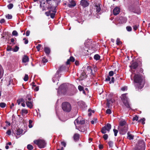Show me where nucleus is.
Listing matches in <instances>:
<instances>
[{
    "mask_svg": "<svg viewBox=\"0 0 150 150\" xmlns=\"http://www.w3.org/2000/svg\"><path fill=\"white\" fill-rule=\"evenodd\" d=\"M143 72V69L142 68H138L136 70V74L134 77V82L136 88L141 89L144 86L145 83L144 77L141 74Z\"/></svg>",
    "mask_w": 150,
    "mask_h": 150,
    "instance_id": "nucleus-1",
    "label": "nucleus"
},
{
    "mask_svg": "<svg viewBox=\"0 0 150 150\" xmlns=\"http://www.w3.org/2000/svg\"><path fill=\"white\" fill-rule=\"evenodd\" d=\"M56 7V6H48L47 9L49 10V11H48L46 12L45 14L47 16H50L51 18L53 19L54 18L57 12Z\"/></svg>",
    "mask_w": 150,
    "mask_h": 150,
    "instance_id": "nucleus-2",
    "label": "nucleus"
},
{
    "mask_svg": "<svg viewBox=\"0 0 150 150\" xmlns=\"http://www.w3.org/2000/svg\"><path fill=\"white\" fill-rule=\"evenodd\" d=\"M62 108L63 111L66 112H70L72 109L71 105L69 103L67 102L62 103Z\"/></svg>",
    "mask_w": 150,
    "mask_h": 150,
    "instance_id": "nucleus-3",
    "label": "nucleus"
},
{
    "mask_svg": "<svg viewBox=\"0 0 150 150\" xmlns=\"http://www.w3.org/2000/svg\"><path fill=\"white\" fill-rule=\"evenodd\" d=\"M127 93L122 94L121 99L125 106L127 108L131 109L128 100V97L126 96Z\"/></svg>",
    "mask_w": 150,
    "mask_h": 150,
    "instance_id": "nucleus-4",
    "label": "nucleus"
},
{
    "mask_svg": "<svg viewBox=\"0 0 150 150\" xmlns=\"http://www.w3.org/2000/svg\"><path fill=\"white\" fill-rule=\"evenodd\" d=\"M33 142L34 143L37 145L40 148H44L46 145L45 141L42 139H38L35 140Z\"/></svg>",
    "mask_w": 150,
    "mask_h": 150,
    "instance_id": "nucleus-5",
    "label": "nucleus"
},
{
    "mask_svg": "<svg viewBox=\"0 0 150 150\" xmlns=\"http://www.w3.org/2000/svg\"><path fill=\"white\" fill-rule=\"evenodd\" d=\"M139 67L141 68L140 67L142 66V63L140 62L139 63H138L136 61H132V62H131V65L129 66V67L131 69H135L137 68L139 66Z\"/></svg>",
    "mask_w": 150,
    "mask_h": 150,
    "instance_id": "nucleus-6",
    "label": "nucleus"
},
{
    "mask_svg": "<svg viewBox=\"0 0 150 150\" xmlns=\"http://www.w3.org/2000/svg\"><path fill=\"white\" fill-rule=\"evenodd\" d=\"M85 123V121L83 119L82 117L81 116L79 117L77 119H76L74 121V124L76 125V123L77 125H83Z\"/></svg>",
    "mask_w": 150,
    "mask_h": 150,
    "instance_id": "nucleus-7",
    "label": "nucleus"
},
{
    "mask_svg": "<svg viewBox=\"0 0 150 150\" xmlns=\"http://www.w3.org/2000/svg\"><path fill=\"white\" fill-rule=\"evenodd\" d=\"M119 129L120 134L124 135L126 133L128 130V126H125L124 127L120 128Z\"/></svg>",
    "mask_w": 150,
    "mask_h": 150,
    "instance_id": "nucleus-8",
    "label": "nucleus"
},
{
    "mask_svg": "<svg viewBox=\"0 0 150 150\" xmlns=\"http://www.w3.org/2000/svg\"><path fill=\"white\" fill-rule=\"evenodd\" d=\"M80 5L84 8L88 6L89 5V1L87 0H81L80 1Z\"/></svg>",
    "mask_w": 150,
    "mask_h": 150,
    "instance_id": "nucleus-9",
    "label": "nucleus"
},
{
    "mask_svg": "<svg viewBox=\"0 0 150 150\" xmlns=\"http://www.w3.org/2000/svg\"><path fill=\"white\" fill-rule=\"evenodd\" d=\"M65 69L66 67L62 65L58 69L57 72V73L59 74V73H61L62 71H65Z\"/></svg>",
    "mask_w": 150,
    "mask_h": 150,
    "instance_id": "nucleus-10",
    "label": "nucleus"
},
{
    "mask_svg": "<svg viewBox=\"0 0 150 150\" xmlns=\"http://www.w3.org/2000/svg\"><path fill=\"white\" fill-rule=\"evenodd\" d=\"M125 126H127V123L125 120H121L120 123L118 126L119 128L124 127Z\"/></svg>",
    "mask_w": 150,
    "mask_h": 150,
    "instance_id": "nucleus-11",
    "label": "nucleus"
},
{
    "mask_svg": "<svg viewBox=\"0 0 150 150\" xmlns=\"http://www.w3.org/2000/svg\"><path fill=\"white\" fill-rule=\"evenodd\" d=\"M120 12V9L118 7L115 8L113 11V13L114 15H117Z\"/></svg>",
    "mask_w": 150,
    "mask_h": 150,
    "instance_id": "nucleus-12",
    "label": "nucleus"
},
{
    "mask_svg": "<svg viewBox=\"0 0 150 150\" xmlns=\"http://www.w3.org/2000/svg\"><path fill=\"white\" fill-rule=\"evenodd\" d=\"M75 61V59L73 56H71L69 59H67L66 62V64L67 65H69L70 64V62H74Z\"/></svg>",
    "mask_w": 150,
    "mask_h": 150,
    "instance_id": "nucleus-13",
    "label": "nucleus"
},
{
    "mask_svg": "<svg viewBox=\"0 0 150 150\" xmlns=\"http://www.w3.org/2000/svg\"><path fill=\"white\" fill-rule=\"evenodd\" d=\"M100 5V4H96L95 5L96 11L97 13H99L101 10Z\"/></svg>",
    "mask_w": 150,
    "mask_h": 150,
    "instance_id": "nucleus-14",
    "label": "nucleus"
},
{
    "mask_svg": "<svg viewBox=\"0 0 150 150\" xmlns=\"http://www.w3.org/2000/svg\"><path fill=\"white\" fill-rule=\"evenodd\" d=\"M33 102H32L31 101H28L25 102V103L27 106L30 109H31L32 108L33 106Z\"/></svg>",
    "mask_w": 150,
    "mask_h": 150,
    "instance_id": "nucleus-15",
    "label": "nucleus"
},
{
    "mask_svg": "<svg viewBox=\"0 0 150 150\" xmlns=\"http://www.w3.org/2000/svg\"><path fill=\"white\" fill-rule=\"evenodd\" d=\"M127 138L129 140H133L134 138V136L131 134L130 132L129 131L127 133Z\"/></svg>",
    "mask_w": 150,
    "mask_h": 150,
    "instance_id": "nucleus-16",
    "label": "nucleus"
},
{
    "mask_svg": "<svg viewBox=\"0 0 150 150\" xmlns=\"http://www.w3.org/2000/svg\"><path fill=\"white\" fill-rule=\"evenodd\" d=\"M70 4H68V6L70 8H72L73 7H74L76 5V3L75 2L71 0L70 2Z\"/></svg>",
    "mask_w": 150,
    "mask_h": 150,
    "instance_id": "nucleus-17",
    "label": "nucleus"
},
{
    "mask_svg": "<svg viewBox=\"0 0 150 150\" xmlns=\"http://www.w3.org/2000/svg\"><path fill=\"white\" fill-rule=\"evenodd\" d=\"M29 59L27 56L24 55L22 58V62L23 63H26L29 61Z\"/></svg>",
    "mask_w": 150,
    "mask_h": 150,
    "instance_id": "nucleus-18",
    "label": "nucleus"
},
{
    "mask_svg": "<svg viewBox=\"0 0 150 150\" xmlns=\"http://www.w3.org/2000/svg\"><path fill=\"white\" fill-rule=\"evenodd\" d=\"M44 51L46 54L48 55L49 54L50 52V50L49 48L47 47H45L44 48Z\"/></svg>",
    "mask_w": 150,
    "mask_h": 150,
    "instance_id": "nucleus-19",
    "label": "nucleus"
},
{
    "mask_svg": "<svg viewBox=\"0 0 150 150\" xmlns=\"http://www.w3.org/2000/svg\"><path fill=\"white\" fill-rule=\"evenodd\" d=\"M31 100V97L28 95H27L25 98V102L30 101Z\"/></svg>",
    "mask_w": 150,
    "mask_h": 150,
    "instance_id": "nucleus-20",
    "label": "nucleus"
},
{
    "mask_svg": "<svg viewBox=\"0 0 150 150\" xmlns=\"http://www.w3.org/2000/svg\"><path fill=\"white\" fill-rule=\"evenodd\" d=\"M105 127V128L107 129V131H109L111 128V125L109 123H107V124L104 126Z\"/></svg>",
    "mask_w": 150,
    "mask_h": 150,
    "instance_id": "nucleus-21",
    "label": "nucleus"
},
{
    "mask_svg": "<svg viewBox=\"0 0 150 150\" xmlns=\"http://www.w3.org/2000/svg\"><path fill=\"white\" fill-rule=\"evenodd\" d=\"M23 130L22 129H18L17 130L16 134L18 135H20L21 134L23 133Z\"/></svg>",
    "mask_w": 150,
    "mask_h": 150,
    "instance_id": "nucleus-22",
    "label": "nucleus"
},
{
    "mask_svg": "<svg viewBox=\"0 0 150 150\" xmlns=\"http://www.w3.org/2000/svg\"><path fill=\"white\" fill-rule=\"evenodd\" d=\"M79 134L76 133L75 134L74 136V139L75 140H77L79 139Z\"/></svg>",
    "mask_w": 150,
    "mask_h": 150,
    "instance_id": "nucleus-23",
    "label": "nucleus"
},
{
    "mask_svg": "<svg viewBox=\"0 0 150 150\" xmlns=\"http://www.w3.org/2000/svg\"><path fill=\"white\" fill-rule=\"evenodd\" d=\"M28 112L27 110L25 109H23L22 110L21 112V113L22 115H23L24 114H27L28 113Z\"/></svg>",
    "mask_w": 150,
    "mask_h": 150,
    "instance_id": "nucleus-24",
    "label": "nucleus"
},
{
    "mask_svg": "<svg viewBox=\"0 0 150 150\" xmlns=\"http://www.w3.org/2000/svg\"><path fill=\"white\" fill-rule=\"evenodd\" d=\"M107 129L105 128V127H103L102 128L101 130V132L103 134H105L106 133Z\"/></svg>",
    "mask_w": 150,
    "mask_h": 150,
    "instance_id": "nucleus-25",
    "label": "nucleus"
},
{
    "mask_svg": "<svg viewBox=\"0 0 150 150\" xmlns=\"http://www.w3.org/2000/svg\"><path fill=\"white\" fill-rule=\"evenodd\" d=\"M87 70L88 71V73H91L92 72V70L91 69V66H88L87 67Z\"/></svg>",
    "mask_w": 150,
    "mask_h": 150,
    "instance_id": "nucleus-26",
    "label": "nucleus"
},
{
    "mask_svg": "<svg viewBox=\"0 0 150 150\" xmlns=\"http://www.w3.org/2000/svg\"><path fill=\"white\" fill-rule=\"evenodd\" d=\"M100 56L98 54H96L94 56V58L95 59L97 60L100 59Z\"/></svg>",
    "mask_w": 150,
    "mask_h": 150,
    "instance_id": "nucleus-27",
    "label": "nucleus"
},
{
    "mask_svg": "<svg viewBox=\"0 0 150 150\" xmlns=\"http://www.w3.org/2000/svg\"><path fill=\"white\" fill-rule=\"evenodd\" d=\"M145 119L144 118H143L142 119H141L140 120H138V122H142V124L143 125L145 123Z\"/></svg>",
    "mask_w": 150,
    "mask_h": 150,
    "instance_id": "nucleus-28",
    "label": "nucleus"
},
{
    "mask_svg": "<svg viewBox=\"0 0 150 150\" xmlns=\"http://www.w3.org/2000/svg\"><path fill=\"white\" fill-rule=\"evenodd\" d=\"M27 148L28 150H32L33 149V147L32 145L29 144L27 146Z\"/></svg>",
    "mask_w": 150,
    "mask_h": 150,
    "instance_id": "nucleus-29",
    "label": "nucleus"
},
{
    "mask_svg": "<svg viewBox=\"0 0 150 150\" xmlns=\"http://www.w3.org/2000/svg\"><path fill=\"white\" fill-rule=\"evenodd\" d=\"M140 11V9L139 7L138 6L137 8V10H133V12L135 13L139 14Z\"/></svg>",
    "mask_w": 150,
    "mask_h": 150,
    "instance_id": "nucleus-30",
    "label": "nucleus"
},
{
    "mask_svg": "<svg viewBox=\"0 0 150 150\" xmlns=\"http://www.w3.org/2000/svg\"><path fill=\"white\" fill-rule=\"evenodd\" d=\"M6 105V104L3 102H1L0 103V107L2 108H4Z\"/></svg>",
    "mask_w": 150,
    "mask_h": 150,
    "instance_id": "nucleus-31",
    "label": "nucleus"
},
{
    "mask_svg": "<svg viewBox=\"0 0 150 150\" xmlns=\"http://www.w3.org/2000/svg\"><path fill=\"white\" fill-rule=\"evenodd\" d=\"M6 17L8 19H12V16L11 14H8L6 16Z\"/></svg>",
    "mask_w": 150,
    "mask_h": 150,
    "instance_id": "nucleus-32",
    "label": "nucleus"
},
{
    "mask_svg": "<svg viewBox=\"0 0 150 150\" xmlns=\"http://www.w3.org/2000/svg\"><path fill=\"white\" fill-rule=\"evenodd\" d=\"M13 6V5L12 4H10L7 5V7L9 9H12Z\"/></svg>",
    "mask_w": 150,
    "mask_h": 150,
    "instance_id": "nucleus-33",
    "label": "nucleus"
},
{
    "mask_svg": "<svg viewBox=\"0 0 150 150\" xmlns=\"http://www.w3.org/2000/svg\"><path fill=\"white\" fill-rule=\"evenodd\" d=\"M122 42L120 41L119 38H117L116 40V44L117 45H119L120 44H122Z\"/></svg>",
    "mask_w": 150,
    "mask_h": 150,
    "instance_id": "nucleus-34",
    "label": "nucleus"
},
{
    "mask_svg": "<svg viewBox=\"0 0 150 150\" xmlns=\"http://www.w3.org/2000/svg\"><path fill=\"white\" fill-rule=\"evenodd\" d=\"M134 150H145V149L142 147H137L134 149Z\"/></svg>",
    "mask_w": 150,
    "mask_h": 150,
    "instance_id": "nucleus-35",
    "label": "nucleus"
},
{
    "mask_svg": "<svg viewBox=\"0 0 150 150\" xmlns=\"http://www.w3.org/2000/svg\"><path fill=\"white\" fill-rule=\"evenodd\" d=\"M113 144V142L112 141H110L108 142V144L110 147H112Z\"/></svg>",
    "mask_w": 150,
    "mask_h": 150,
    "instance_id": "nucleus-36",
    "label": "nucleus"
},
{
    "mask_svg": "<svg viewBox=\"0 0 150 150\" xmlns=\"http://www.w3.org/2000/svg\"><path fill=\"white\" fill-rule=\"evenodd\" d=\"M19 49V47L17 46H16L14 49H13V51L14 52H17Z\"/></svg>",
    "mask_w": 150,
    "mask_h": 150,
    "instance_id": "nucleus-37",
    "label": "nucleus"
},
{
    "mask_svg": "<svg viewBox=\"0 0 150 150\" xmlns=\"http://www.w3.org/2000/svg\"><path fill=\"white\" fill-rule=\"evenodd\" d=\"M28 79V75L25 74L24 78L23 79L24 81H27Z\"/></svg>",
    "mask_w": 150,
    "mask_h": 150,
    "instance_id": "nucleus-38",
    "label": "nucleus"
},
{
    "mask_svg": "<svg viewBox=\"0 0 150 150\" xmlns=\"http://www.w3.org/2000/svg\"><path fill=\"white\" fill-rule=\"evenodd\" d=\"M12 34L13 35L16 36H17L18 35V33L16 30H13L12 32Z\"/></svg>",
    "mask_w": 150,
    "mask_h": 150,
    "instance_id": "nucleus-39",
    "label": "nucleus"
},
{
    "mask_svg": "<svg viewBox=\"0 0 150 150\" xmlns=\"http://www.w3.org/2000/svg\"><path fill=\"white\" fill-rule=\"evenodd\" d=\"M47 61L48 60L47 59L43 58V59L42 61V63L44 65V64L46 62H47Z\"/></svg>",
    "mask_w": 150,
    "mask_h": 150,
    "instance_id": "nucleus-40",
    "label": "nucleus"
},
{
    "mask_svg": "<svg viewBox=\"0 0 150 150\" xmlns=\"http://www.w3.org/2000/svg\"><path fill=\"white\" fill-rule=\"evenodd\" d=\"M113 131L114 132V135L115 136H116L117 135V133L118 132V131L117 129H113Z\"/></svg>",
    "mask_w": 150,
    "mask_h": 150,
    "instance_id": "nucleus-41",
    "label": "nucleus"
},
{
    "mask_svg": "<svg viewBox=\"0 0 150 150\" xmlns=\"http://www.w3.org/2000/svg\"><path fill=\"white\" fill-rule=\"evenodd\" d=\"M41 46V45L40 44H38V45L36 47V48L37 49L38 51H40Z\"/></svg>",
    "mask_w": 150,
    "mask_h": 150,
    "instance_id": "nucleus-42",
    "label": "nucleus"
},
{
    "mask_svg": "<svg viewBox=\"0 0 150 150\" xmlns=\"http://www.w3.org/2000/svg\"><path fill=\"white\" fill-rule=\"evenodd\" d=\"M111 104L109 102V101L107 100V103H106V105L107 106L108 108H110V105Z\"/></svg>",
    "mask_w": 150,
    "mask_h": 150,
    "instance_id": "nucleus-43",
    "label": "nucleus"
},
{
    "mask_svg": "<svg viewBox=\"0 0 150 150\" xmlns=\"http://www.w3.org/2000/svg\"><path fill=\"white\" fill-rule=\"evenodd\" d=\"M78 88L80 91H82L83 89V87L80 85H79L78 86Z\"/></svg>",
    "mask_w": 150,
    "mask_h": 150,
    "instance_id": "nucleus-44",
    "label": "nucleus"
},
{
    "mask_svg": "<svg viewBox=\"0 0 150 150\" xmlns=\"http://www.w3.org/2000/svg\"><path fill=\"white\" fill-rule=\"evenodd\" d=\"M111 110L110 109H108L106 111V113L108 114H110L111 113Z\"/></svg>",
    "mask_w": 150,
    "mask_h": 150,
    "instance_id": "nucleus-45",
    "label": "nucleus"
},
{
    "mask_svg": "<svg viewBox=\"0 0 150 150\" xmlns=\"http://www.w3.org/2000/svg\"><path fill=\"white\" fill-rule=\"evenodd\" d=\"M114 73L113 71H110L109 72V76H112L114 75Z\"/></svg>",
    "mask_w": 150,
    "mask_h": 150,
    "instance_id": "nucleus-46",
    "label": "nucleus"
},
{
    "mask_svg": "<svg viewBox=\"0 0 150 150\" xmlns=\"http://www.w3.org/2000/svg\"><path fill=\"white\" fill-rule=\"evenodd\" d=\"M138 118H139L137 116V115H136L135 116L133 117L132 120H133V121H134V120H135L136 121H138V120H139Z\"/></svg>",
    "mask_w": 150,
    "mask_h": 150,
    "instance_id": "nucleus-47",
    "label": "nucleus"
},
{
    "mask_svg": "<svg viewBox=\"0 0 150 150\" xmlns=\"http://www.w3.org/2000/svg\"><path fill=\"white\" fill-rule=\"evenodd\" d=\"M126 29L128 31H131L132 30V28L131 27L128 26L126 27Z\"/></svg>",
    "mask_w": 150,
    "mask_h": 150,
    "instance_id": "nucleus-48",
    "label": "nucleus"
},
{
    "mask_svg": "<svg viewBox=\"0 0 150 150\" xmlns=\"http://www.w3.org/2000/svg\"><path fill=\"white\" fill-rule=\"evenodd\" d=\"M108 137V134H104L103 137L105 140H106L107 139Z\"/></svg>",
    "mask_w": 150,
    "mask_h": 150,
    "instance_id": "nucleus-49",
    "label": "nucleus"
},
{
    "mask_svg": "<svg viewBox=\"0 0 150 150\" xmlns=\"http://www.w3.org/2000/svg\"><path fill=\"white\" fill-rule=\"evenodd\" d=\"M12 50V48L10 46L8 45V46L6 50L7 51H10Z\"/></svg>",
    "mask_w": 150,
    "mask_h": 150,
    "instance_id": "nucleus-50",
    "label": "nucleus"
},
{
    "mask_svg": "<svg viewBox=\"0 0 150 150\" xmlns=\"http://www.w3.org/2000/svg\"><path fill=\"white\" fill-rule=\"evenodd\" d=\"M86 75V72L84 70H83L82 71L81 74V75L82 76H84Z\"/></svg>",
    "mask_w": 150,
    "mask_h": 150,
    "instance_id": "nucleus-51",
    "label": "nucleus"
},
{
    "mask_svg": "<svg viewBox=\"0 0 150 150\" xmlns=\"http://www.w3.org/2000/svg\"><path fill=\"white\" fill-rule=\"evenodd\" d=\"M109 76H107L105 78V81H110V80L111 78Z\"/></svg>",
    "mask_w": 150,
    "mask_h": 150,
    "instance_id": "nucleus-52",
    "label": "nucleus"
},
{
    "mask_svg": "<svg viewBox=\"0 0 150 150\" xmlns=\"http://www.w3.org/2000/svg\"><path fill=\"white\" fill-rule=\"evenodd\" d=\"M61 144L64 147H65L66 146V143L64 142H61Z\"/></svg>",
    "mask_w": 150,
    "mask_h": 150,
    "instance_id": "nucleus-53",
    "label": "nucleus"
},
{
    "mask_svg": "<svg viewBox=\"0 0 150 150\" xmlns=\"http://www.w3.org/2000/svg\"><path fill=\"white\" fill-rule=\"evenodd\" d=\"M114 78L113 77H112L111 78V81H110L109 82V83H114Z\"/></svg>",
    "mask_w": 150,
    "mask_h": 150,
    "instance_id": "nucleus-54",
    "label": "nucleus"
},
{
    "mask_svg": "<svg viewBox=\"0 0 150 150\" xmlns=\"http://www.w3.org/2000/svg\"><path fill=\"white\" fill-rule=\"evenodd\" d=\"M6 134L9 135H11V130H7V132H6Z\"/></svg>",
    "mask_w": 150,
    "mask_h": 150,
    "instance_id": "nucleus-55",
    "label": "nucleus"
},
{
    "mask_svg": "<svg viewBox=\"0 0 150 150\" xmlns=\"http://www.w3.org/2000/svg\"><path fill=\"white\" fill-rule=\"evenodd\" d=\"M30 31L29 30H27L26 33V35L27 36H28L30 35Z\"/></svg>",
    "mask_w": 150,
    "mask_h": 150,
    "instance_id": "nucleus-56",
    "label": "nucleus"
},
{
    "mask_svg": "<svg viewBox=\"0 0 150 150\" xmlns=\"http://www.w3.org/2000/svg\"><path fill=\"white\" fill-rule=\"evenodd\" d=\"M5 20L4 19L2 18L1 19L0 21V23H1L2 24L3 23H4L5 22Z\"/></svg>",
    "mask_w": 150,
    "mask_h": 150,
    "instance_id": "nucleus-57",
    "label": "nucleus"
},
{
    "mask_svg": "<svg viewBox=\"0 0 150 150\" xmlns=\"http://www.w3.org/2000/svg\"><path fill=\"white\" fill-rule=\"evenodd\" d=\"M39 86H36V87L34 89V90L35 91H37L39 90Z\"/></svg>",
    "mask_w": 150,
    "mask_h": 150,
    "instance_id": "nucleus-58",
    "label": "nucleus"
},
{
    "mask_svg": "<svg viewBox=\"0 0 150 150\" xmlns=\"http://www.w3.org/2000/svg\"><path fill=\"white\" fill-rule=\"evenodd\" d=\"M52 0H46V2L48 4H51V1Z\"/></svg>",
    "mask_w": 150,
    "mask_h": 150,
    "instance_id": "nucleus-59",
    "label": "nucleus"
},
{
    "mask_svg": "<svg viewBox=\"0 0 150 150\" xmlns=\"http://www.w3.org/2000/svg\"><path fill=\"white\" fill-rule=\"evenodd\" d=\"M99 148L100 149H103V145L102 144H99Z\"/></svg>",
    "mask_w": 150,
    "mask_h": 150,
    "instance_id": "nucleus-60",
    "label": "nucleus"
},
{
    "mask_svg": "<svg viewBox=\"0 0 150 150\" xmlns=\"http://www.w3.org/2000/svg\"><path fill=\"white\" fill-rule=\"evenodd\" d=\"M107 100H108L109 102H110L111 104L113 103V100L112 99H107Z\"/></svg>",
    "mask_w": 150,
    "mask_h": 150,
    "instance_id": "nucleus-61",
    "label": "nucleus"
},
{
    "mask_svg": "<svg viewBox=\"0 0 150 150\" xmlns=\"http://www.w3.org/2000/svg\"><path fill=\"white\" fill-rule=\"evenodd\" d=\"M11 41L13 43V45L15 44V43L14 42L15 41V40H14V39H13V38H12L11 39Z\"/></svg>",
    "mask_w": 150,
    "mask_h": 150,
    "instance_id": "nucleus-62",
    "label": "nucleus"
},
{
    "mask_svg": "<svg viewBox=\"0 0 150 150\" xmlns=\"http://www.w3.org/2000/svg\"><path fill=\"white\" fill-rule=\"evenodd\" d=\"M138 28L137 26V25H135L133 26V29L134 30H136Z\"/></svg>",
    "mask_w": 150,
    "mask_h": 150,
    "instance_id": "nucleus-63",
    "label": "nucleus"
},
{
    "mask_svg": "<svg viewBox=\"0 0 150 150\" xmlns=\"http://www.w3.org/2000/svg\"><path fill=\"white\" fill-rule=\"evenodd\" d=\"M75 64L76 66H78L79 65V62L78 61H76Z\"/></svg>",
    "mask_w": 150,
    "mask_h": 150,
    "instance_id": "nucleus-64",
    "label": "nucleus"
}]
</instances>
